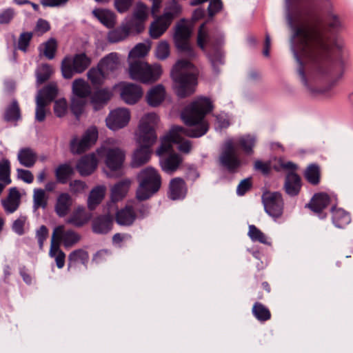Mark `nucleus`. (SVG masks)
I'll list each match as a JSON object with an SVG mask.
<instances>
[{"label": "nucleus", "mask_w": 353, "mask_h": 353, "mask_svg": "<svg viewBox=\"0 0 353 353\" xmlns=\"http://www.w3.org/2000/svg\"><path fill=\"white\" fill-rule=\"evenodd\" d=\"M285 7L301 81L312 93L328 95L343 74L342 22L330 0H285Z\"/></svg>", "instance_id": "1"}, {"label": "nucleus", "mask_w": 353, "mask_h": 353, "mask_svg": "<svg viewBox=\"0 0 353 353\" xmlns=\"http://www.w3.org/2000/svg\"><path fill=\"white\" fill-rule=\"evenodd\" d=\"M213 110L211 101L207 97H199L182 111L181 117L184 123L194 128H184L174 125L170 132L161 140V145L156 153L161 156L166 152H173V144H178V150L183 153H189L192 149L191 141L185 140L183 137H200L208 130V124L204 121L207 114Z\"/></svg>", "instance_id": "2"}, {"label": "nucleus", "mask_w": 353, "mask_h": 353, "mask_svg": "<svg viewBox=\"0 0 353 353\" xmlns=\"http://www.w3.org/2000/svg\"><path fill=\"white\" fill-rule=\"evenodd\" d=\"M159 117L154 112L146 114L141 120L139 126V143L140 147L134 152L132 164L133 167H139L146 163L150 159L151 146L157 140L155 126Z\"/></svg>", "instance_id": "3"}, {"label": "nucleus", "mask_w": 353, "mask_h": 353, "mask_svg": "<svg viewBox=\"0 0 353 353\" xmlns=\"http://www.w3.org/2000/svg\"><path fill=\"white\" fill-rule=\"evenodd\" d=\"M197 75V68L191 61L180 60L175 64L171 76L179 97L185 98L194 92Z\"/></svg>", "instance_id": "4"}, {"label": "nucleus", "mask_w": 353, "mask_h": 353, "mask_svg": "<svg viewBox=\"0 0 353 353\" xmlns=\"http://www.w3.org/2000/svg\"><path fill=\"white\" fill-rule=\"evenodd\" d=\"M139 183L137 190L136 198L139 201L150 199L159 191L161 185V177L158 172L151 167L143 169L138 174Z\"/></svg>", "instance_id": "5"}, {"label": "nucleus", "mask_w": 353, "mask_h": 353, "mask_svg": "<svg viewBox=\"0 0 353 353\" xmlns=\"http://www.w3.org/2000/svg\"><path fill=\"white\" fill-rule=\"evenodd\" d=\"M162 74L160 65H149L140 60L132 61L129 74L132 79L143 83H152L157 81Z\"/></svg>", "instance_id": "6"}, {"label": "nucleus", "mask_w": 353, "mask_h": 353, "mask_svg": "<svg viewBox=\"0 0 353 353\" xmlns=\"http://www.w3.org/2000/svg\"><path fill=\"white\" fill-rule=\"evenodd\" d=\"M91 59L85 53L66 56L61 62V72L65 79H71L75 74L83 72L90 65Z\"/></svg>", "instance_id": "7"}, {"label": "nucleus", "mask_w": 353, "mask_h": 353, "mask_svg": "<svg viewBox=\"0 0 353 353\" xmlns=\"http://www.w3.org/2000/svg\"><path fill=\"white\" fill-rule=\"evenodd\" d=\"M219 163L230 173H235L243 163L237 153L234 143L228 141L225 143L219 156Z\"/></svg>", "instance_id": "8"}, {"label": "nucleus", "mask_w": 353, "mask_h": 353, "mask_svg": "<svg viewBox=\"0 0 353 353\" xmlns=\"http://www.w3.org/2000/svg\"><path fill=\"white\" fill-rule=\"evenodd\" d=\"M338 200L335 195L325 192H319L314 194L309 203L306 205L311 211L319 219H324L327 216L326 209L328 206L337 205Z\"/></svg>", "instance_id": "9"}, {"label": "nucleus", "mask_w": 353, "mask_h": 353, "mask_svg": "<svg viewBox=\"0 0 353 353\" xmlns=\"http://www.w3.org/2000/svg\"><path fill=\"white\" fill-rule=\"evenodd\" d=\"M80 235L72 230H65L63 225H59L54 229L51 239V254L59 250L61 243L64 247L70 248L80 240Z\"/></svg>", "instance_id": "10"}, {"label": "nucleus", "mask_w": 353, "mask_h": 353, "mask_svg": "<svg viewBox=\"0 0 353 353\" xmlns=\"http://www.w3.org/2000/svg\"><path fill=\"white\" fill-rule=\"evenodd\" d=\"M190 28L184 23H180L176 27L174 39L175 46L180 52L185 53L190 58H194L196 53L190 43Z\"/></svg>", "instance_id": "11"}, {"label": "nucleus", "mask_w": 353, "mask_h": 353, "mask_svg": "<svg viewBox=\"0 0 353 353\" xmlns=\"http://www.w3.org/2000/svg\"><path fill=\"white\" fill-rule=\"evenodd\" d=\"M97 152L99 157H105V163L110 170L117 171L122 168L125 155L121 149L101 147Z\"/></svg>", "instance_id": "12"}, {"label": "nucleus", "mask_w": 353, "mask_h": 353, "mask_svg": "<svg viewBox=\"0 0 353 353\" xmlns=\"http://www.w3.org/2000/svg\"><path fill=\"white\" fill-rule=\"evenodd\" d=\"M148 17V8L142 2H137L132 16L125 23L132 32L141 33L145 28V23Z\"/></svg>", "instance_id": "13"}, {"label": "nucleus", "mask_w": 353, "mask_h": 353, "mask_svg": "<svg viewBox=\"0 0 353 353\" xmlns=\"http://www.w3.org/2000/svg\"><path fill=\"white\" fill-rule=\"evenodd\" d=\"M265 212L272 217L281 216L283 210L282 195L278 192H265L262 196Z\"/></svg>", "instance_id": "14"}, {"label": "nucleus", "mask_w": 353, "mask_h": 353, "mask_svg": "<svg viewBox=\"0 0 353 353\" xmlns=\"http://www.w3.org/2000/svg\"><path fill=\"white\" fill-rule=\"evenodd\" d=\"M98 138L97 129L92 128L85 131L82 139L74 138L70 142V150L73 154H81L95 143Z\"/></svg>", "instance_id": "15"}, {"label": "nucleus", "mask_w": 353, "mask_h": 353, "mask_svg": "<svg viewBox=\"0 0 353 353\" xmlns=\"http://www.w3.org/2000/svg\"><path fill=\"white\" fill-rule=\"evenodd\" d=\"M130 119V112L125 108H118L112 110L106 118L108 128L116 130L126 126Z\"/></svg>", "instance_id": "16"}, {"label": "nucleus", "mask_w": 353, "mask_h": 353, "mask_svg": "<svg viewBox=\"0 0 353 353\" xmlns=\"http://www.w3.org/2000/svg\"><path fill=\"white\" fill-rule=\"evenodd\" d=\"M174 19V14L165 12L163 15L157 17L150 25V35L152 39L159 38L169 28Z\"/></svg>", "instance_id": "17"}, {"label": "nucleus", "mask_w": 353, "mask_h": 353, "mask_svg": "<svg viewBox=\"0 0 353 353\" xmlns=\"http://www.w3.org/2000/svg\"><path fill=\"white\" fill-rule=\"evenodd\" d=\"M159 157L162 170L168 174L175 172L183 162L181 156L174 151L166 152Z\"/></svg>", "instance_id": "18"}, {"label": "nucleus", "mask_w": 353, "mask_h": 353, "mask_svg": "<svg viewBox=\"0 0 353 353\" xmlns=\"http://www.w3.org/2000/svg\"><path fill=\"white\" fill-rule=\"evenodd\" d=\"M121 98L127 104H135L142 97L141 88L137 85L123 83L121 84Z\"/></svg>", "instance_id": "19"}, {"label": "nucleus", "mask_w": 353, "mask_h": 353, "mask_svg": "<svg viewBox=\"0 0 353 353\" xmlns=\"http://www.w3.org/2000/svg\"><path fill=\"white\" fill-rule=\"evenodd\" d=\"M112 90L108 88H97L90 95V101L95 110L103 108L112 97Z\"/></svg>", "instance_id": "20"}, {"label": "nucleus", "mask_w": 353, "mask_h": 353, "mask_svg": "<svg viewBox=\"0 0 353 353\" xmlns=\"http://www.w3.org/2000/svg\"><path fill=\"white\" fill-rule=\"evenodd\" d=\"M98 160L94 153L83 156L77 163V170L81 176L90 175L96 170Z\"/></svg>", "instance_id": "21"}, {"label": "nucleus", "mask_w": 353, "mask_h": 353, "mask_svg": "<svg viewBox=\"0 0 353 353\" xmlns=\"http://www.w3.org/2000/svg\"><path fill=\"white\" fill-rule=\"evenodd\" d=\"M21 204V194L17 188L9 190L6 198L1 199V205L7 214L16 212Z\"/></svg>", "instance_id": "22"}, {"label": "nucleus", "mask_w": 353, "mask_h": 353, "mask_svg": "<svg viewBox=\"0 0 353 353\" xmlns=\"http://www.w3.org/2000/svg\"><path fill=\"white\" fill-rule=\"evenodd\" d=\"M301 179L299 174L294 172H288L285 176L284 190L290 196H297L301 189Z\"/></svg>", "instance_id": "23"}, {"label": "nucleus", "mask_w": 353, "mask_h": 353, "mask_svg": "<svg viewBox=\"0 0 353 353\" xmlns=\"http://www.w3.org/2000/svg\"><path fill=\"white\" fill-rule=\"evenodd\" d=\"M187 193L185 181L179 177L172 179L169 185V197L172 200L183 199Z\"/></svg>", "instance_id": "24"}, {"label": "nucleus", "mask_w": 353, "mask_h": 353, "mask_svg": "<svg viewBox=\"0 0 353 353\" xmlns=\"http://www.w3.org/2000/svg\"><path fill=\"white\" fill-rule=\"evenodd\" d=\"M330 212L332 223L336 228H344L350 223L351 215L343 208H337V205H332Z\"/></svg>", "instance_id": "25"}, {"label": "nucleus", "mask_w": 353, "mask_h": 353, "mask_svg": "<svg viewBox=\"0 0 353 353\" xmlns=\"http://www.w3.org/2000/svg\"><path fill=\"white\" fill-rule=\"evenodd\" d=\"M137 218V213L134 210V208L130 203L127 204L125 208L119 210L116 213V222L121 225H131Z\"/></svg>", "instance_id": "26"}, {"label": "nucleus", "mask_w": 353, "mask_h": 353, "mask_svg": "<svg viewBox=\"0 0 353 353\" xmlns=\"http://www.w3.org/2000/svg\"><path fill=\"white\" fill-rule=\"evenodd\" d=\"M72 199L68 193H61L57 198L54 211L59 217L65 216L70 212Z\"/></svg>", "instance_id": "27"}, {"label": "nucleus", "mask_w": 353, "mask_h": 353, "mask_svg": "<svg viewBox=\"0 0 353 353\" xmlns=\"http://www.w3.org/2000/svg\"><path fill=\"white\" fill-rule=\"evenodd\" d=\"M112 227V219L108 214L96 217L92 224V231L96 234H107Z\"/></svg>", "instance_id": "28"}, {"label": "nucleus", "mask_w": 353, "mask_h": 353, "mask_svg": "<svg viewBox=\"0 0 353 353\" xmlns=\"http://www.w3.org/2000/svg\"><path fill=\"white\" fill-rule=\"evenodd\" d=\"M130 184L131 181L126 179L114 184L111 188V201L116 203L122 200L128 192Z\"/></svg>", "instance_id": "29"}, {"label": "nucleus", "mask_w": 353, "mask_h": 353, "mask_svg": "<svg viewBox=\"0 0 353 353\" xmlns=\"http://www.w3.org/2000/svg\"><path fill=\"white\" fill-rule=\"evenodd\" d=\"M132 30L125 23L120 26L110 30L107 35L108 42L114 43H119L128 37Z\"/></svg>", "instance_id": "30"}, {"label": "nucleus", "mask_w": 353, "mask_h": 353, "mask_svg": "<svg viewBox=\"0 0 353 353\" xmlns=\"http://www.w3.org/2000/svg\"><path fill=\"white\" fill-rule=\"evenodd\" d=\"M107 76L116 71L119 66L117 53L112 52L103 58L98 64Z\"/></svg>", "instance_id": "31"}, {"label": "nucleus", "mask_w": 353, "mask_h": 353, "mask_svg": "<svg viewBox=\"0 0 353 353\" xmlns=\"http://www.w3.org/2000/svg\"><path fill=\"white\" fill-rule=\"evenodd\" d=\"M165 90L162 85H157L152 88L148 92L146 99L148 103L153 107L160 105L164 100Z\"/></svg>", "instance_id": "32"}, {"label": "nucleus", "mask_w": 353, "mask_h": 353, "mask_svg": "<svg viewBox=\"0 0 353 353\" xmlns=\"http://www.w3.org/2000/svg\"><path fill=\"white\" fill-rule=\"evenodd\" d=\"M256 144V138L254 136L250 134L243 135L238 138L234 145L236 148H239L246 155H251L253 154V148Z\"/></svg>", "instance_id": "33"}, {"label": "nucleus", "mask_w": 353, "mask_h": 353, "mask_svg": "<svg viewBox=\"0 0 353 353\" xmlns=\"http://www.w3.org/2000/svg\"><path fill=\"white\" fill-rule=\"evenodd\" d=\"M17 159L22 165L32 168L37 160V154L30 148H23L19 151Z\"/></svg>", "instance_id": "34"}, {"label": "nucleus", "mask_w": 353, "mask_h": 353, "mask_svg": "<svg viewBox=\"0 0 353 353\" xmlns=\"http://www.w3.org/2000/svg\"><path fill=\"white\" fill-rule=\"evenodd\" d=\"M94 16L105 27L113 28L116 24L115 14L105 9H97L92 12Z\"/></svg>", "instance_id": "35"}, {"label": "nucleus", "mask_w": 353, "mask_h": 353, "mask_svg": "<svg viewBox=\"0 0 353 353\" xmlns=\"http://www.w3.org/2000/svg\"><path fill=\"white\" fill-rule=\"evenodd\" d=\"M105 188L99 185L93 188L90 192L88 199V208L90 210H94L101 203L105 196Z\"/></svg>", "instance_id": "36"}, {"label": "nucleus", "mask_w": 353, "mask_h": 353, "mask_svg": "<svg viewBox=\"0 0 353 353\" xmlns=\"http://www.w3.org/2000/svg\"><path fill=\"white\" fill-rule=\"evenodd\" d=\"M72 93L74 97L86 99L92 92L90 86L84 79H77L72 83Z\"/></svg>", "instance_id": "37"}, {"label": "nucleus", "mask_w": 353, "mask_h": 353, "mask_svg": "<svg viewBox=\"0 0 353 353\" xmlns=\"http://www.w3.org/2000/svg\"><path fill=\"white\" fill-rule=\"evenodd\" d=\"M3 119L8 122H17L21 119V109L17 100H13L6 107Z\"/></svg>", "instance_id": "38"}, {"label": "nucleus", "mask_w": 353, "mask_h": 353, "mask_svg": "<svg viewBox=\"0 0 353 353\" xmlns=\"http://www.w3.org/2000/svg\"><path fill=\"white\" fill-rule=\"evenodd\" d=\"M74 174L73 168L68 163L59 165L55 170V176L58 183L65 184Z\"/></svg>", "instance_id": "39"}, {"label": "nucleus", "mask_w": 353, "mask_h": 353, "mask_svg": "<svg viewBox=\"0 0 353 353\" xmlns=\"http://www.w3.org/2000/svg\"><path fill=\"white\" fill-rule=\"evenodd\" d=\"M197 45L204 52H207V46H212V38L205 23L201 24L199 28Z\"/></svg>", "instance_id": "40"}, {"label": "nucleus", "mask_w": 353, "mask_h": 353, "mask_svg": "<svg viewBox=\"0 0 353 353\" xmlns=\"http://www.w3.org/2000/svg\"><path fill=\"white\" fill-rule=\"evenodd\" d=\"M87 75L94 88L100 87L103 84L104 79L108 77L99 65L97 68H90Z\"/></svg>", "instance_id": "41"}, {"label": "nucleus", "mask_w": 353, "mask_h": 353, "mask_svg": "<svg viewBox=\"0 0 353 353\" xmlns=\"http://www.w3.org/2000/svg\"><path fill=\"white\" fill-rule=\"evenodd\" d=\"M89 255L88 252L83 249H78L72 251L68 256L69 268L80 263L84 265H87Z\"/></svg>", "instance_id": "42"}, {"label": "nucleus", "mask_w": 353, "mask_h": 353, "mask_svg": "<svg viewBox=\"0 0 353 353\" xmlns=\"http://www.w3.org/2000/svg\"><path fill=\"white\" fill-rule=\"evenodd\" d=\"M253 316L260 322H265L271 319L270 310L260 302H256L252 307Z\"/></svg>", "instance_id": "43"}, {"label": "nucleus", "mask_w": 353, "mask_h": 353, "mask_svg": "<svg viewBox=\"0 0 353 353\" xmlns=\"http://www.w3.org/2000/svg\"><path fill=\"white\" fill-rule=\"evenodd\" d=\"M306 180L312 185H316L320 183L321 171L320 168L316 164L310 165L305 172Z\"/></svg>", "instance_id": "44"}, {"label": "nucleus", "mask_w": 353, "mask_h": 353, "mask_svg": "<svg viewBox=\"0 0 353 353\" xmlns=\"http://www.w3.org/2000/svg\"><path fill=\"white\" fill-rule=\"evenodd\" d=\"M40 52L42 53L47 59H52L55 56L57 49V41L51 38L46 43L41 44L39 48Z\"/></svg>", "instance_id": "45"}, {"label": "nucleus", "mask_w": 353, "mask_h": 353, "mask_svg": "<svg viewBox=\"0 0 353 353\" xmlns=\"http://www.w3.org/2000/svg\"><path fill=\"white\" fill-rule=\"evenodd\" d=\"M48 196L46 194L45 190L41 188H36L34 190L33 194V206L34 209L43 208L45 209L48 205Z\"/></svg>", "instance_id": "46"}, {"label": "nucleus", "mask_w": 353, "mask_h": 353, "mask_svg": "<svg viewBox=\"0 0 353 353\" xmlns=\"http://www.w3.org/2000/svg\"><path fill=\"white\" fill-rule=\"evenodd\" d=\"M0 181L9 185L11 183L10 179V162L8 159L0 160Z\"/></svg>", "instance_id": "47"}, {"label": "nucleus", "mask_w": 353, "mask_h": 353, "mask_svg": "<svg viewBox=\"0 0 353 353\" xmlns=\"http://www.w3.org/2000/svg\"><path fill=\"white\" fill-rule=\"evenodd\" d=\"M87 221L85 214V209L83 207H78L72 215L69 218L68 223H71L75 226L81 227Z\"/></svg>", "instance_id": "48"}, {"label": "nucleus", "mask_w": 353, "mask_h": 353, "mask_svg": "<svg viewBox=\"0 0 353 353\" xmlns=\"http://www.w3.org/2000/svg\"><path fill=\"white\" fill-rule=\"evenodd\" d=\"M58 94V88L56 84L50 83L41 90L37 97H43L47 104L54 101Z\"/></svg>", "instance_id": "49"}, {"label": "nucleus", "mask_w": 353, "mask_h": 353, "mask_svg": "<svg viewBox=\"0 0 353 353\" xmlns=\"http://www.w3.org/2000/svg\"><path fill=\"white\" fill-rule=\"evenodd\" d=\"M248 236L254 242H259L263 244H268L266 235L254 225L249 226Z\"/></svg>", "instance_id": "50"}, {"label": "nucleus", "mask_w": 353, "mask_h": 353, "mask_svg": "<svg viewBox=\"0 0 353 353\" xmlns=\"http://www.w3.org/2000/svg\"><path fill=\"white\" fill-rule=\"evenodd\" d=\"M53 72L52 68L49 64H42L37 72V79L39 84L48 81Z\"/></svg>", "instance_id": "51"}, {"label": "nucleus", "mask_w": 353, "mask_h": 353, "mask_svg": "<svg viewBox=\"0 0 353 353\" xmlns=\"http://www.w3.org/2000/svg\"><path fill=\"white\" fill-rule=\"evenodd\" d=\"M207 54L213 67L223 63V55L219 48L214 47L212 49L211 48L207 52Z\"/></svg>", "instance_id": "52"}, {"label": "nucleus", "mask_w": 353, "mask_h": 353, "mask_svg": "<svg viewBox=\"0 0 353 353\" xmlns=\"http://www.w3.org/2000/svg\"><path fill=\"white\" fill-rule=\"evenodd\" d=\"M47 102L43 97H37V108L35 119L39 122H42L46 119V107Z\"/></svg>", "instance_id": "53"}, {"label": "nucleus", "mask_w": 353, "mask_h": 353, "mask_svg": "<svg viewBox=\"0 0 353 353\" xmlns=\"http://www.w3.org/2000/svg\"><path fill=\"white\" fill-rule=\"evenodd\" d=\"M85 98H79L77 97H73L72 99L70 109L72 112L77 117H79L84 110L85 105Z\"/></svg>", "instance_id": "54"}, {"label": "nucleus", "mask_w": 353, "mask_h": 353, "mask_svg": "<svg viewBox=\"0 0 353 353\" xmlns=\"http://www.w3.org/2000/svg\"><path fill=\"white\" fill-rule=\"evenodd\" d=\"M149 52V48L144 43H139L132 48L129 53V58L131 59L145 57Z\"/></svg>", "instance_id": "55"}, {"label": "nucleus", "mask_w": 353, "mask_h": 353, "mask_svg": "<svg viewBox=\"0 0 353 353\" xmlns=\"http://www.w3.org/2000/svg\"><path fill=\"white\" fill-rule=\"evenodd\" d=\"M28 218L25 215H20L12 223V230L17 234L21 236L25 234V225Z\"/></svg>", "instance_id": "56"}, {"label": "nucleus", "mask_w": 353, "mask_h": 353, "mask_svg": "<svg viewBox=\"0 0 353 353\" xmlns=\"http://www.w3.org/2000/svg\"><path fill=\"white\" fill-rule=\"evenodd\" d=\"M32 37L33 34L30 32H26L21 33L18 40V49L26 52L28 50V46L32 39Z\"/></svg>", "instance_id": "57"}, {"label": "nucleus", "mask_w": 353, "mask_h": 353, "mask_svg": "<svg viewBox=\"0 0 353 353\" xmlns=\"http://www.w3.org/2000/svg\"><path fill=\"white\" fill-rule=\"evenodd\" d=\"M16 12L14 8H8L0 12V24L5 25L10 23L14 18Z\"/></svg>", "instance_id": "58"}, {"label": "nucleus", "mask_w": 353, "mask_h": 353, "mask_svg": "<svg viewBox=\"0 0 353 353\" xmlns=\"http://www.w3.org/2000/svg\"><path fill=\"white\" fill-rule=\"evenodd\" d=\"M48 234H49L48 229L44 225L40 226L39 228L37 230L36 238L38 241L39 247L41 250L43 249L44 242L48 237Z\"/></svg>", "instance_id": "59"}, {"label": "nucleus", "mask_w": 353, "mask_h": 353, "mask_svg": "<svg viewBox=\"0 0 353 353\" xmlns=\"http://www.w3.org/2000/svg\"><path fill=\"white\" fill-rule=\"evenodd\" d=\"M68 103L65 99H60L55 101L54 105V114L58 117L64 116L67 112Z\"/></svg>", "instance_id": "60"}, {"label": "nucleus", "mask_w": 353, "mask_h": 353, "mask_svg": "<svg viewBox=\"0 0 353 353\" xmlns=\"http://www.w3.org/2000/svg\"><path fill=\"white\" fill-rule=\"evenodd\" d=\"M157 57L160 59H166L170 54V46L168 42L161 41L157 48Z\"/></svg>", "instance_id": "61"}, {"label": "nucleus", "mask_w": 353, "mask_h": 353, "mask_svg": "<svg viewBox=\"0 0 353 353\" xmlns=\"http://www.w3.org/2000/svg\"><path fill=\"white\" fill-rule=\"evenodd\" d=\"M252 187L251 178H246L242 180L237 186L236 193L239 196H243Z\"/></svg>", "instance_id": "62"}, {"label": "nucleus", "mask_w": 353, "mask_h": 353, "mask_svg": "<svg viewBox=\"0 0 353 353\" xmlns=\"http://www.w3.org/2000/svg\"><path fill=\"white\" fill-rule=\"evenodd\" d=\"M254 169L260 171L264 175H268L272 170L271 163L270 161L263 162L261 160H256L254 162Z\"/></svg>", "instance_id": "63"}, {"label": "nucleus", "mask_w": 353, "mask_h": 353, "mask_svg": "<svg viewBox=\"0 0 353 353\" xmlns=\"http://www.w3.org/2000/svg\"><path fill=\"white\" fill-rule=\"evenodd\" d=\"M222 8L223 3L221 0H211L208 8L209 16L210 17H214L221 10Z\"/></svg>", "instance_id": "64"}]
</instances>
